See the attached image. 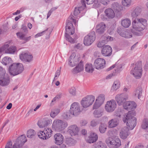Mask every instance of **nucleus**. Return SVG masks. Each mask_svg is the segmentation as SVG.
Segmentation results:
<instances>
[{"instance_id":"nucleus-31","label":"nucleus","mask_w":148,"mask_h":148,"mask_svg":"<svg viewBox=\"0 0 148 148\" xmlns=\"http://www.w3.org/2000/svg\"><path fill=\"white\" fill-rule=\"evenodd\" d=\"M2 63L5 65H11L12 64V61L11 58L8 57H5L2 59Z\"/></svg>"},{"instance_id":"nucleus-25","label":"nucleus","mask_w":148,"mask_h":148,"mask_svg":"<svg viewBox=\"0 0 148 148\" xmlns=\"http://www.w3.org/2000/svg\"><path fill=\"white\" fill-rule=\"evenodd\" d=\"M16 35L18 38L21 40H24L25 42L29 41L31 38V36L26 37V35L23 34L21 32H19L17 33Z\"/></svg>"},{"instance_id":"nucleus-64","label":"nucleus","mask_w":148,"mask_h":148,"mask_svg":"<svg viewBox=\"0 0 148 148\" xmlns=\"http://www.w3.org/2000/svg\"><path fill=\"white\" fill-rule=\"evenodd\" d=\"M45 31L42 32L38 33L35 36V38H37L39 37L40 36L43 35Z\"/></svg>"},{"instance_id":"nucleus-26","label":"nucleus","mask_w":148,"mask_h":148,"mask_svg":"<svg viewBox=\"0 0 148 148\" xmlns=\"http://www.w3.org/2000/svg\"><path fill=\"white\" fill-rule=\"evenodd\" d=\"M84 69V65L83 63L80 61L76 67L74 68L72 70V72L73 74H75L79 73Z\"/></svg>"},{"instance_id":"nucleus-47","label":"nucleus","mask_w":148,"mask_h":148,"mask_svg":"<svg viewBox=\"0 0 148 148\" xmlns=\"http://www.w3.org/2000/svg\"><path fill=\"white\" fill-rule=\"evenodd\" d=\"M120 6L118 3L114 2L112 3V8L114 10L119 11L120 9Z\"/></svg>"},{"instance_id":"nucleus-13","label":"nucleus","mask_w":148,"mask_h":148,"mask_svg":"<svg viewBox=\"0 0 148 148\" xmlns=\"http://www.w3.org/2000/svg\"><path fill=\"white\" fill-rule=\"evenodd\" d=\"M115 99L118 105L121 106L125 101L129 100L128 96L123 93L118 94L115 97Z\"/></svg>"},{"instance_id":"nucleus-45","label":"nucleus","mask_w":148,"mask_h":148,"mask_svg":"<svg viewBox=\"0 0 148 148\" xmlns=\"http://www.w3.org/2000/svg\"><path fill=\"white\" fill-rule=\"evenodd\" d=\"M16 51V47L15 46H12L8 48L6 52L8 53L13 54Z\"/></svg>"},{"instance_id":"nucleus-57","label":"nucleus","mask_w":148,"mask_h":148,"mask_svg":"<svg viewBox=\"0 0 148 148\" xmlns=\"http://www.w3.org/2000/svg\"><path fill=\"white\" fill-rule=\"evenodd\" d=\"M61 72L60 69H58L56 72L55 74V77L54 78V80H56L60 75Z\"/></svg>"},{"instance_id":"nucleus-44","label":"nucleus","mask_w":148,"mask_h":148,"mask_svg":"<svg viewBox=\"0 0 148 148\" xmlns=\"http://www.w3.org/2000/svg\"><path fill=\"white\" fill-rule=\"evenodd\" d=\"M121 25L124 27L127 28L130 25V21L128 19H125L122 21Z\"/></svg>"},{"instance_id":"nucleus-20","label":"nucleus","mask_w":148,"mask_h":148,"mask_svg":"<svg viewBox=\"0 0 148 148\" xmlns=\"http://www.w3.org/2000/svg\"><path fill=\"white\" fill-rule=\"evenodd\" d=\"M98 138V136L95 133L91 132L88 136L85 138V140L87 142L91 143L95 142Z\"/></svg>"},{"instance_id":"nucleus-19","label":"nucleus","mask_w":148,"mask_h":148,"mask_svg":"<svg viewBox=\"0 0 148 148\" xmlns=\"http://www.w3.org/2000/svg\"><path fill=\"white\" fill-rule=\"evenodd\" d=\"M79 58L75 56V53H73L70 56L69 59V65L71 66H74L77 64Z\"/></svg>"},{"instance_id":"nucleus-8","label":"nucleus","mask_w":148,"mask_h":148,"mask_svg":"<svg viewBox=\"0 0 148 148\" xmlns=\"http://www.w3.org/2000/svg\"><path fill=\"white\" fill-rule=\"evenodd\" d=\"M95 99L94 96L88 95L82 98L81 101V104L83 108H86L92 105Z\"/></svg>"},{"instance_id":"nucleus-11","label":"nucleus","mask_w":148,"mask_h":148,"mask_svg":"<svg viewBox=\"0 0 148 148\" xmlns=\"http://www.w3.org/2000/svg\"><path fill=\"white\" fill-rule=\"evenodd\" d=\"M95 32L92 31L85 37L84 39V43L86 46L90 45L95 40Z\"/></svg>"},{"instance_id":"nucleus-3","label":"nucleus","mask_w":148,"mask_h":148,"mask_svg":"<svg viewBox=\"0 0 148 148\" xmlns=\"http://www.w3.org/2000/svg\"><path fill=\"white\" fill-rule=\"evenodd\" d=\"M72 22H73L75 25H77L76 19L74 18L73 15H71L69 17L65 27L66 32L68 34H71V35H73L75 32V29L73 27Z\"/></svg>"},{"instance_id":"nucleus-36","label":"nucleus","mask_w":148,"mask_h":148,"mask_svg":"<svg viewBox=\"0 0 148 148\" xmlns=\"http://www.w3.org/2000/svg\"><path fill=\"white\" fill-rule=\"evenodd\" d=\"M121 84L118 80H115L112 87V89L114 91L116 90L120 87Z\"/></svg>"},{"instance_id":"nucleus-54","label":"nucleus","mask_w":148,"mask_h":148,"mask_svg":"<svg viewBox=\"0 0 148 148\" xmlns=\"http://www.w3.org/2000/svg\"><path fill=\"white\" fill-rule=\"evenodd\" d=\"M69 93L72 96H75L76 95V89L74 87H72L69 88Z\"/></svg>"},{"instance_id":"nucleus-27","label":"nucleus","mask_w":148,"mask_h":148,"mask_svg":"<svg viewBox=\"0 0 148 148\" xmlns=\"http://www.w3.org/2000/svg\"><path fill=\"white\" fill-rule=\"evenodd\" d=\"M137 104L134 101H130V116L132 115L135 116L136 115L135 109L136 108Z\"/></svg>"},{"instance_id":"nucleus-9","label":"nucleus","mask_w":148,"mask_h":148,"mask_svg":"<svg viewBox=\"0 0 148 148\" xmlns=\"http://www.w3.org/2000/svg\"><path fill=\"white\" fill-rule=\"evenodd\" d=\"M52 131L51 129L45 128L43 131H40L38 133L39 137L43 140L49 138L51 136Z\"/></svg>"},{"instance_id":"nucleus-48","label":"nucleus","mask_w":148,"mask_h":148,"mask_svg":"<svg viewBox=\"0 0 148 148\" xmlns=\"http://www.w3.org/2000/svg\"><path fill=\"white\" fill-rule=\"evenodd\" d=\"M106 145L101 142H98L95 148H107Z\"/></svg>"},{"instance_id":"nucleus-33","label":"nucleus","mask_w":148,"mask_h":148,"mask_svg":"<svg viewBox=\"0 0 148 148\" xmlns=\"http://www.w3.org/2000/svg\"><path fill=\"white\" fill-rule=\"evenodd\" d=\"M125 129H123L120 132V136L121 138L123 139L126 138L128 136L127 131H128V128L127 127L125 128Z\"/></svg>"},{"instance_id":"nucleus-2","label":"nucleus","mask_w":148,"mask_h":148,"mask_svg":"<svg viewBox=\"0 0 148 148\" xmlns=\"http://www.w3.org/2000/svg\"><path fill=\"white\" fill-rule=\"evenodd\" d=\"M146 22L147 21L145 19L135 18L132 23L133 28L136 31L141 32L145 29Z\"/></svg>"},{"instance_id":"nucleus-53","label":"nucleus","mask_w":148,"mask_h":148,"mask_svg":"<svg viewBox=\"0 0 148 148\" xmlns=\"http://www.w3.org/2000/svg\"><path fill=\"white\" fill-rule=\"evenodd\" d=\"M83 7L82 5L81 7L78 8L76 7L74 12V14L75 16H77V15L80 13V11L82 9V8Z\"/></svg>"},{"instance_id":"nucleus-50","label":"nucleus","mask_w":148,"mask_h":148,"mask_svg":"<svg viewBox=\"0 0 148 148\" xmlns=\"http://www.w3.org/2000/svg\"><path fill=\"white\" fill-rule=\"evenodd\" d=\"M66 143L68 145L71 146L73 145L75 143V140L71 138H67Z\"/></svg>"},{"instance_id":"nucleus-22","label":"nucleus","mask_w":148,"mask_h":148,"mask_svg":"<svg viewBox=\"0 0 148 148\" xmlns=\"http://www.w3.org/2000/svg\"><path fill=\"white\" fill-rule=\"evenodd\" d=\"M78 132V128L76 125H72L69 127L68 132L72 136L77 135Z\"/></svg>"},{"instance_id":"nucleus-56","label":"nucleus","mask_w":148,"mask_h":148,"mask_svg":"<svg viewBox=\"0 0 148 148\" xmlns=\"http://www.w3.org/2000/svg\"><path fill=\"white\" fill-rule=\"evenodd\" d=\"M102 104H100V102L98 101H96V100L93 105V109H97Z\"/></svg>"},{"instance_id":"nucleus-30","label":"nucleus","mask_w":148,"mask_h":148,"mask_svg":"<svg viewBox=\"0 0 148 148\" xmlns=\"http://www.w3.org/2000/svg\"><path fill=\"white\" fill-rule=\"evenodd\" d=\"M134 116L132 115L130 116V130H133L136 124L137 119Z\"/></svg>"},{"instance_id":"nucleus-6","label":"nucleus","mask_w":148,"mask_h":148,"mask_svg":"<svg viewBox=\"0 0 148 148\" xmlns=\"http://www.w3.org/2000/svg\"><path fill=\"white\" fill-rule=\"evenodd\" d=\"M9 82V76L5 73V69L0 66V85L2 86L7 85Z\"/></svg>"},{"instance_id":"nucleus-16","label":"nucleus","mask_w":148,"mask_h":148,"mask_svg":"<svg viewBox=\"0 0 148 148\" xmlns=\"http://www.w3.org/2000/svg\"><path fill=\"white\" fill-rule=\"evenodd\" d=\"M20 59L24 63L30 62L33 59V56L28 53L23 52L19 55Z\"/></svg>"},{"instance_id":"nucleus-46","label":"nucleus","mask_w":148,"mask_h":148,"mask_svg":"<svg viewBox=\"0 0 148 148\" xmlns=\"http://www.w3.org/2000/svg\"><path fill=\"white\" fill-rule=\"evenodd\" d=\"M86 1L87 2V3L88 4H92L93 3L95 0H82L81 1L82 6L84 7V8L86 7Z\"/></svg>"},{"instance_id":"nucleus-24","label":"nucleus","mask_w":148,"mask_h":148,"mask_svg":"<svg viewBox=\"0 0 148 148\" xmlns=\"http://www.w3.org/2000/svg\"><path fill=\"white\" fill-rule=\"evenodd\" d=\"M54 138L55 141V143L57 145H60L63 143L64 137L60 133H57L54 136Z\"/></svg>"},{"instance_id":"nucleus-58","label":"nucleus","mask_w":148,"mask_h":148,"mask_svg":"<svg viewBox=\"0 0 148 148\" xmlns=\"http://www.w3.org/2000/svg\"><path fill=\"white\" fill-rule=\"evenodd\" d=\"M94 3L93 4V6L96 8H99L101 6L100 2H98L97 0H95L94 2Z\"/></svg>"},{"instance_id":"nucleus-14","label":"nucleus","mask_w":148,"mask_h":148,"mask_svg":"<svg viewBox=\"0 0 148 148\" xmlns=\"http://www.w3.org/2000/svg\"><path fill=\"white\" fill-rule=\"evenodd\" d=\"M116 107V103L114 99L107 101L105 106V109L108 112H111L113 111Z\"/></svg>"},{"instance_id":"nucleus-63","label":"nucleus","mask_w":148,"mask_h":148,"mask_svg":"<svg viewBox=\"0 0 148 148\" xmlns=\"http://www.w3.org/2000/svg\"><path fill=\"white\" fill-rule=\"evenodd\" d=\"M5 148H13L11 142L8 143L5 146Z\"/></svg>"},{"instance_id":"nucleus-55","label":"nucleus","mask_w":148,"mask_h":148,"mask_svg":"<svg viewBox=\"0 0 148 148\" xmlns=\"http://www.w3.org/2000/svg\"><path fill=\"white\" fill-rule=\"evenodd\" d=\"M99 123V122L97 120L93 119L90 122V125L92 127H94L97 126Z\"/></svg>"},{"instance_id":"nucleus-49","label":"nucleus","mask_w":148,"mask_h":148,"mask_svg":"<svg viewBox=\"0 0 148 148\" xmlns=\"http://www.w3.org/2000/svg\"><path fill=\"white\" fill-rule=\"evenodd\" d=\"M103 112L100 110H95L93 113V114L95 117L99 118L102 115Z\"/></svg>"},{"instance_id":"nucleus-34","label":"nucleus","mask_w":148,"mask_h":148,"mask_svg":"<svg viewBox=\"0 0 148 148\" xmlns=\"http://www.w3.org/2000/svg\"><path fill=\"white\" fill-rule=\"evenodd\" d=\"M118 32L121 36L126 38H129L130 36V33L128 31H122L121 29H118Z\"/></svg>"},{"instance_id":"nucleus-12","label":"nucleus","mask_w":148,"mask_h":148,"mask_svg":"<svg viewBox=\"0 0 148 148\" xmlns=\"http://www.w3.org/2000/svg\"><path fill=\"white\" fill-rule=\"evenodd\" d=\"M123 108L128 111L127 114H126L125 115L123 119V121L124 123H126L127 125L129 126V123L130 121V111H129L130 109V101L128 100L126 101L122 104Z\"/></svg>"},{"instance_id":"nucleus-10","label":"nucleus","mask_w":148,"mask_h":148,"mask_svg":"<svg viewBox=\"0 0 148 148\" xmlns=\"http://www.w3.org/2000/svg\"><path fill=\"white\" fill-rule=\"evenodd\" d=\"M70 110L74 116L78 115L82 111L79 104L77 102H74L71 105Z\"/></svg>"},{"instance_id":"nucleus-37","label":"nucleus","mask_w":148,"mask_h":148,"mask_svg":"<svg viewBox=\"0 0 148 148\" xmlns=\"http://www.w3.org/2000/svg\"><path fill=\"white\" fill-rule=\"evenodd\" d=\"M142 88L140 87H138L135 91L134 94L135 96H137L138 98L140 99L142 95Z\"/></svg>"},{"instance_id":"nucleus-42","label":"nucleus","mask_w":148,"mask_h":148,"mask_svg":"<svg viewBox=\"0 0 148 148\" xmlns=\"http://www.w3.org/2000/svg\"><path fill=\"white\" fill-rule=\"evenodd\" d=\"M36 134L35 131L32 129H30L27 131V136L29 138H32Z\"/></svg>"},{"instance_id":"nucleus-4","label":"nucleus","mask_w":148,"mask_h":148,"mask_svg":"<svg viewBox=\"0 0 148 148\" xmlns=\"http://www.w3.org/2000/svg\"><path fill=\"white\" fill-rule=\"evenodd\" d=\"M68 124L66 122L60 119L54 120L52 124V127L56 131L60 132L64 129Z\"/></svg>"},{"instance_id":"nucleus-43","label":"nucleus","mask_w":148,"mask_h":148,"mask_svg":"<svg viewBox=\"0 0 148 148\" xmlns=\"http://www.w3.org/2000/svg\"><path fill=\"white\" fill-rule=\"evenodd\" d=\"M105 95L103 94H100L96 99V101H98L100 104H102L105 100Z\"/></svg>"},{"instance_id":"nucleus-41","label":"nucleus","mask_w":148,"mask_h":148,"mask_svg":"<svg viewBox=\"0 0 148 148\" xmlns=\"http://www.w3.org/2000/svg\"><path fill=\"white\" fill-rule=\"evenodd\" d=\"M70 34H68L67 32H66L65 36V37L66 38V40L71 43H75V40L71 37L69 36Z\"/></svg>"},{"instance_id":"nucleus-35","label":"nucleus","mask_w":148,"mask_h":148,"mask_svg":"<svg viewBox=\"0 0 148 148\" xmlns=\"http://www.w3.org/2000/svg\"><path fill=\"white\" fill-rule=\"evenodd\" d=\"M94 68L92 64L88 63L86 64L85 66V71L89 73H92L93 71Z\"/></svg>"},{"instance_id":"nucleus-52","label":"nucleus","mask_w":148,"mask_h":148,"mask_svg":"<svg viewBox=\"0 0 148 148\" xmlns=\"http://www.w3.org/2000/svg\"><path fill=\"white\" fill-rule=\"evenodd\" d=\"M106 128V126L105 125L101 124L99 127V130L101 133H103L105 132Z\"/></svg>"},{"instance_id":"nucleus-39","label":"nucleus","mask_w":148,"mask_h":148,"mask_svg":"<svg viewBox=\"0 0 148 148\" xmlns=\"http://www.w3.org/2000/svg\"><path fill=\"white\" fill-rule=\"evenodd\" d=\"M121 65H119L118 66V68L116 69H115V73H112L111 74H110L108 75L106 77V79H109L111 78L112 76L115 75V73H118L119 72L121 71Z\"/></svg>"},{"instance_id":"nucleus-17","label":"nucleus","mask_w":148,"mask_h":148,"mask_svg":"<svg viewBox=\"0 0 148 148\" xmlns=\"http://www.w3.org/2000/svg\"><path fill=\"white\" fill-rule=\"evenodd\" d=\"M106 61L103 58H98L95 60L94 62V66L97 69H101L104 68Z\"/></svg>"},{"instance_id":"nucleus-38","label":"nucleus","mask_w":148,"mask_h":148,"mask_svg":"<svg viewBox=\"0 0 148 148\" xmlns=\"http://www.w3.org/2000/svg\"><path fill=\"white\" fill-rule=\"evenodd\" d=\"M60 110L59 108H56L51 111L50 115L52 118H54L60 112Z\"/></svg>"},{"instance_id":"nucleus-40","label":"nucleus","mask_w":148,"mask_h":148,"mask_svg":"<svg viewBox=\"0 0 148 148\" xmlns=\"http://www.w3.org/2000/svg\"><path fill=\"white\" fill-rule=\"evenodd\" d=\"M72 115H73V114L71 112L70 110L64 113L63 114V118L66 119H69Z\"/></svg>"},{"instance_id":"nucleus-32","label":"nucleus","mask_w":148,"mask_h":148,"mask_svg":"<svg viewBox=\"0 0 148 148\" xmlns=\"http://www.w3.org/2000/svg\"><path fill=\"white\" fill-rule=\"evenodd\" d=\"M108 126L110 128H112L116 126L118 124V120L116 119H112L109 121L108 123Z\"/></svg>"},{"instance_id":"nucleus-60","label":"nucleus","mask_w":148,"mask_h":148,"mask_svg":"<svg viewBox=\"0 0 148 148\" xmlns=\"http://www.w3.org/2000/svg\"><path fill=\"white\" fill-rule=\"evenodd\" d=\"M9 45L8 44H5L0 48V51L2 52L5 50L9 47Z\"/></svg>"},{"instance_id":"nucleus-62","label":"nucleus","mask_w":148,"mask_h":148,"mask_svg":"<svg viewBox=\"0 0 148 148\" xmlns=\"http://www.w3.org/2000/svg\"><path fill=\"white\" fill-rule=\"evenodd\" d=\"M141 12V9L139 8H136L134 12L136 13L137 16L140 14Z\"/></svg>"},{"instance_id":"nucleus-18","label":"nucleus","mask_w":148,"mask_h":148,"mask_svg":"<svg viewBox=\"0 0 148 148\" xmlns=\"http://www.w3.org/2000/svg\"><path fill=\"white\" fill-rule=\"evenodd\" d=\"M112 50L111 47L108 45H104L101 50V53L104 56H109L112 54Z\"/></svg>"},{"instance_id":"nucleus-59","label":"nucleus","mask_w":148,"mask_h":148,"mask_svg":"<svg viewBox=\"0 0 148 148\" xmlns=\"http://www.w3.org/2000/svg\"><path fill=\"white\" fill-rule=\"evenodd\" d=\"M122 3L123 6H129L130 4V0H123Z\"/></svg>"},{"instance_id":"nucleus-7","label":"nucleus","mask_w":148,"mask_h":148,"mask_svg":"<svg viewBox=\"0 0 148 148\" xmlns=\"http://www.w3.org/2000/svg\"><path fill=\"white\" fill-rule=\"evenodd\" d=\"M108 146L110 148H118L121 145V142L119 138H108L106 140Z\"/></svg>"},{"instance_id":"nucleus-51","label":"nucleus","mask_w":148,"mask_h":148,"mask_svg":"<svg viewBox=\"0 0 148 148\" xmlns=\"http://www.w3.org/2000/svg\"><path fill=\"white\" fill-rule=\"evenodd\" d=\"M142 128L144 129L148 128V120L147 119L143 120L142 125Z\"/></svg>"},{"instance_id":"nucleus-28","label":"nucleus","mask_w":148,"mask_h":148,"mask_svg":"<svg viewBox=\"0 0 148 148\" xmlns=\"http://www.w3.org/2000/svg\"><path fill=\"white\" fill-rule=\"evenodd\" d=\"M104 40L101 42H99L97 44V46L99 47H102L104 45V43H106L109 41L113 40V38L110 36H105Z\"/></svg>"},{"instance_id":"nucleus-21","label":"nucleus","mask_w":148,"mask_h":148,"mask_svg":"<svg viewBox=\"0 0 148 148\" xmlns=\"http://www.w3.org/2000/svg\"><path fill=\"white\" fill-rule=\"evenodd\" d=\"M52 123V120L48 118H45L38 121V125L40 128H42Z\"/></svg>"},{"instance_id":"nucleus-29","label":"nucleus","mask_w":148,"mask_h":148,"mask_svg":"<svg viewBox=\"0 0 148 148\" xmlns=\"http://www.w3.org/2000/svg\"><path fill=\"white\" fill-rule=\"evenodd\" d=\"M106 15L108 18H112L115 16V14L114 11L111 8H108L105 11Z\"/></svg>"},{"instance_id":"nucleus-1","label":"nucleus","mask_w":148,"mask_h":148,"mask_svg":"<svg viewBox=\"0 0 148 148\" xmlns=\"http://www.w3.org/2000/svg\"><path fill=\"white\" fill-rule=\"evenodd\" d=\"M23 69V66L22 64L13 63L10 66L9 71L10 75L15 76L21 73Z\"/></svg>"},{"instance_id":"nucleus-23","label":"nucleus","mask_w":148,"mask_h":148,"mask_svg":"<svg viewBox=\"0 0 148 148\" xmlns=\"http://www.w3.org/2000/svg\"><path fill=\"white\" fill-rule=\"evenodd\" d=\"M105 28L106 25L103 23H100L97 25L96 27V32L99 34H101L104 32Z\"/></svg>"},{"instance_id":"nucleus-5","label":"nucleus","mask_w":148,"mask_h":148,"mask_svg":"<svg viewBox=\"0 0 148 148\" xmlns=\"http://www.w3.org/2000/svg\"><path fill=\"white\" fill-rule=\"evenodd\" d=\"M131 74L137 79L140 78L142 75L141 62L139 61L135 64V66L131 71Z\"/></svg>"},{"instance_id":"nucleus-15","label":"nucleus","mask_w":148,"mask_h":148,"mask_svg":"<svg viewBox=\"0 0 148 148\" xmlns=\"http://www.w3.org/2000/svg\"><path fill=\"white\" fill-rule=\"evenodd\" d=\"M27 141L26 136L24 135H22L16 139L13 148H18L23 146Z\"/></svg>"},{"instance_id":"nucleus-61","label":"nucleus","mask_w":148,"mask_h":148,"mask_svg":"<svg viewBox=\"0 0 148 148\" xmlns=\"http://www.w3.org/2000/svg\"><path fill=\"white\" fill-rule=\"evenodd\" d=\"M74 48L76 49L81 50L82 49V46L81 44L78 43L74 46Z\"/></svg>"}]
</instances>
